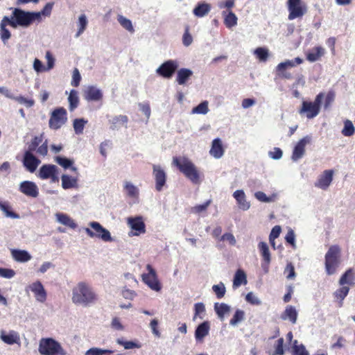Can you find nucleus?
I'll use <instances>...</instances> for the list:
<instances>
[{
	"mask_svg": "<svg viewBox=\"0 0 355 355\" xmlns=\"http://www.w3.org/2000/svg\"><path fill=\"white\" fill-rule=\"evenodd\" d=\"M71 299L76 304L88 306L95 303L98 300V296L88 284L80 282L73 288Z\"/></svg>",
	"mask_w": 355,
	"mask_h": 355,
	"instance_id": "f257e3e1",
	"label": "nucleus"
},
{
	"mask_svg": "<svg viewBox=\"0 0 355 355\" xmlns=\"http://www.w3.org/2000/svg\"><path fill=\"white\" fill-rule=\"evenodd\" d=\"M173 164L194 184L200 182V173L195 164L186 157H174Z\"/></svg>",
	"mask_w": 355,
	"mask_h": 355,
	"instance_id": "f03ea898",
	"label": "nucleus"
},
{
	"mask_svg": "<svg viewBox=\"0 0 355 355\" xmlns=\"http://www.w3.org/2000/svg\"><path fill=\"white\" fill-rule=\"evenodd\" d=\"M324 98V94L320 92L316 96L313 102L304 101L299 110L300 114H304L307 119L315 117L320 113L321 103Z\"/></svg>",
	"mask_w": 355,
	"mask_h": 355,
	"instance_id": "7ed1b4c3",
	"label": "nucleus"
},
{
	"mask_svg": "<svg viewBox=\"0 0 355 355\" xmlns=\"http://www.w3.org/2000/svg\"><path fill=\"white\" fill-rule=\"evenodd\" d=\"M39 352L42 355H65L66 352L61 345L55 340L42 338L40 342Z\"/></svg>",
	"mask_w": 355,
	"mask_h": 355,
	"instance_id": "20e7f679",
	"label": "nucleus"
},
{
	"mask_svg": "<svg viewBox=\"0 0 355 355\" xmlns=\"http://www.w3.org/2000/svg\"><path fill=\"white\" fill-rule=\"evenodd\" d=\"M39 13L35 12H26L19 8H14L12 11V19L15 20L16 28L17 26L28 27L39 19Z\"/></svg>",
	"mask_w": 355,
	"mask_h": 355,
	"instance_id": "39448f33",
	"label": "nucleus"
},
{
	"mask_svg": "<svg viewBox=\"0 0 355 355\" xmlns=\"http://www.w3.org/2000/svg\"><path fill=\"white\" fill-rule=\"evenodd\" d=\"M340 250L337 245H331L325 254V268L328 275L334 274L339 263Z\"/></svg>",
	"mask_w": 355,
	"mask_h": 355,
	"instance_id": "423d86ee",
	"label": "nucleus"
},
{
	"mask_svg": "<svg viewBox=\"0 0 355 355\" xmlns=\"http://www.w3.org/2000/svg\"><path fill=\"white\" fill-rule=\"evenodd\" d=\"M67 121V112L64 107H58L53 110L49 121V126L52 130L60 129Z\"/></svg>",
	"mask_w": 355,
	"mask_h": 355,
	"instance_id": "0eeeda50",
	"label": "nucleus"
},
{
	"mask_svg": "<svg viewBox=\"0 0 355 355\" xmlns=\"http://www.w3.org/2000/svg\"><path fill=\"white\" fill-rule=\"evenodd\" d=\"M89 226L92 230L86 228L85 232L90 237H96L105 242L112 241L110 232L104 228L99 223L91 222Z\"/></svg>",
	"mask_w": 355,
	"mask_h": 355,
	"instance_id": "6e6552de",
	"label": "nucleus"
},
{
	"mask_svg": "<svg viewBox=\"0 0 355 355\" xmlns=\"http://www.w3.org/2000/svg\"><path fill=\"white\" fill-rule=\"evenodd\" d=\"M146 269L148 272L141 275L142 281L152 290L159 291L162 288V286L158 280L155 270L150 264H147Z\"/></svg>",
	"mask_w": 355,
	"mask_h": 355,
	"instance_id": "1a4fd4ad",
	"label": "nucleus"
},
{
	"mask_svg": "<svg viewBox=\"0 0 355 355\" xmlns=\"http://www.w3.org/2000/svg\"><path fill=\"white\" fill-rule=\"evenodd\" d=\"M38 177L42 180L50 179L53 183L58 182L59 181L58 168L53 164H44L39 170Z\"/></svg>",
	"mask_w": 355,
	"mask_h": 355,
	"instance_id": "9d476101",
	"label": "nucleus"
},
{
	"mask_svg": "<svg viewBox=\"0 0 355 355\" xmlns=\"http://www.w3.org/2000/svg\"><path fill=\"white\" fill-rule=\"evenodd\" d=\"M308 8L302 0H290V20L302 19L307 12Z\"/></svg>",
	"mask_w": 355,
	"mask_h": 355,
	"instance_id": "9b49d317",
	"label": "nucleus"
},
{
	"mask_svg": "<svg viewBox=\"0 0 355 355\" xmlns=\"http://www.w3.org/2000/svg\"><path fill=\"white\" fill-rule=\"evenodd\" d=\"M178 67V63L176 60H168L162 63L156 70V72L160 76L169 79Z\"/></svg>",
	"mask_w": 355,
	"mask_h": 355,
	"instance_id": "f8f14e48",
	"label": "nucleus"
},
{
	"mask_svg": "<svg viewBox=\"0 0 355 355\" xmlns=\"http://www.w3.org/2000/svg\"><path fill=\"white\" fill-rule=\"evenodd\" d=\"M153 174L155 181V189L157 191H161L166 184V174L165 171L159 165L154 164L153 166Z\"/></svg>",
	"mask_w": 355,
	"mask_h": 355,
	"instance_id": "ddd939ff",
	"label": "nucleus"
},
{
	"mask_svg": "<svg viewBox=\"0 0 355 355\" xmlns=\"http://www.w3.org/2000/svg\"><path fill=\"white\" fill-rule=\"evenodd\" d=\"M334 171L325 170L318 177V180L315 182V187L326 190L331 184L333 180Z\"/></svg>",
	"mask_w": 355,
	"mask_h": 355,
	"instance_id": "4468645a",
	"label": "nucleus"
},
{
	"mask_svg": "<svg viewBox=\"0 0 355 355\" xmlns=\"http://www.w3.org/2000/svg\"><path fill=\"white\" fill-rule=\"evenodd\" d=\"M128 224L132 230L135 231V232L133 233L135 236H139L146 232V225L141 216L128 218Z\"/></svg>",
	"mask_w": 355,
	"mask_h": 355,
	"instance_id": "2eb2a0df",
	"label": "nucleus"
},
{
	"mask_svg": "<svg viewBox=\"0 0 355 355\" xmlns=\"http://www.w3.org/2000/svg\"><path fill=\"white\" fill-rule=\"evenodd\" d=\"M40 164V160L37 159L33 153L25 152L23 159V164L26 169L31 173H33L38 165Z\"/></svg>",
	"mask_w": 355,
	"mask_h": 355,
	"instance_id": "dca6fc26",
	"label": "nucleus"
},
{
	"mask_svg": "<svg viewBox=\"0 0 355 355\" xmlns=\"http://www.w3.org/2000/svg\"><path fill=\"white\" fill-rule=\"evenodd\" d=\"M310 137H305L297 143L292 154L293 161H297L303 157L305 153V147L310 142Z\"/></svg>",
	"mask_w": 355,
	"mask_h": 355,
	"instance_id": "f3484780",
	"label": "nucleus"
},
{
	"mask_svg": "<svg viewBox=\"0 0 355 355\" xmlns=\"http://www.w3.org/2000/svg\"><path fill=\"white\" fill-rule=\"evenodd\" d=\"M19 191L27 196L36 198L39 195L37 185L31 181H24L20 184Z\"/></svg>",
	"mask_w": 355,
	"mask_h": 355,
	"instance_id": "a211bd4d",
	"label": "nucleus"
},
{
	"mask_svg": "<svg viewBox=\"0 0 355 355\" xmlns=\"http://www.w3.org/2000/svg\"><path fill=\"white\" fill-rule=\"evenodd\" d=\"M84 97L88 101H98L103 98V94L96 87L89 86L84 91Z\"/></svg>",
	"mask_w": 355,
	"mask_h": 355,
	"instance_id": "6ab92c4d",
	"label": "nucleus"
},
{
	"mask_svg": "<svg viewBox=\"0 0 355 355\" xmlns=\"http://www.w3.org/2000/svg\"><path fill=\"white\" fill-rule=\"evenodd\" d=\"M225 153L223 142L220 139L216 138L212 141L209 154L216 159L220 158Z\"/></svg>",
	"mask_w": 355,
	"mask_h": 355,
	"instance_id": "aec40b11",
	"label": "nucleus"
},
{
	"mask_svg": "<svg viewBox=\"0 0 355 355\" xmlns=\"http://www.w3.org/2000/svg\"><path fill=\"white\" fill-rule=\"evenodd\" d=\"M30 288L31 291L34 293L35 297L37 301L44 302L46 300V293L40 282L37 281L33 283Z\"/></svg>",
	"mask_w": 355,
	"mask_h": 355,
	"instance_id": "412c9836",
	"label": "nucleus"
},
{
	"mask_svg": "<svg viewBox=\"0 0 355 355\" xmlns=\"http://www.w3.org/2000/svg\"><path fill=\"white\" fill-rule=\"evenodd\" d=\"M128 122V118L126 115H118L112 117L108 121L110 128L111 130H118L121 126L126 125Z\"/></svg>",
	"mask_w": 355,
	"mask_h": 355,
	"instance_id": "4be33fe9",
	"label": "nucleus"
},
{
	"mask_svg": "<svg viewBox=\"0 0 355 355\" xmlns=\"http://www.w3.org/2000/svg\"><path fill=\"white\" fill-rule=\"evenodd\" d=\"M210 329L209 322L205 321L200 324L195 331V338L196 340L201 341L209 334Z\"/></svg>",
	"mask_w": 355,
	"mask_h": 355,
	"instance_id": "5701e85b",
	"label": "nucleus"
},
{
	"mask_svg": "<svg viewBox=\"0 0 355 355\" xmlns=\"http://www.w3.org/2000/svg\"><path fill=\"white\" fill-rule=\"evenodd\" d=\"M240 209L247 210L250 208V203L247 202L246 197L243 190H236L233 193Z\"/></svg>",
	"mask_w": 355,
	"mask_h": 355,
	"instance_id": "b1692460",
	"label": "nucleus"
},
{
	"mask_svg": "<svg viewBox=\"0 0 355 355\" xmlns=\"http://www.w3.org/2000/svg\"><path fill=\"white\" fill-rule=\"evenodd\" d=\"M288 68V60H286L277 65L275 72V81L278 82L288 77L287 69Z\"/></svg>",
	"mask_w": 355,
	"mask_h": 355,
	"instance_id": "393cba45",
	"label": "nucleus"
},
{
	"mask_svg": "<svg viewBox=\"0 0 355 355\" xmlns=\"http://www.w3.org/2000/svg\"><path fill=\"white\" fill-rule=\"evenodd\" d=\"M192 75L193 71L191 69L182 68L177 72L176 81L180 85H184Z\"/></svg>",
	"mask_w": 355,
	"mask_h": 355,
	"instance_id": "a878e982",
	"label": "nucleus"
},
{
	"mask_svg": "<svg viewBox=\"0 0 355 355\" xmlns=\"http://www.w3.org/2000/svg\"><path fill=\"white\" fill-rule=\"evenodd\" d=\"M0 337L5 343L8 345L17 343L20 340L18 333L15 331H10L7 334L2 331Z\"/></svg>",
	"mask_w": 355,
	"mask_h": 355,
	"instance_id": "bb28decb",
	"label": "nucleus"
},
{
	"mask_svg": "<svg viewBox=\"0 0 355 355\" xmlns=\"http://www.w3.org/2000/svg\"><path fill=\"white\" fill-rule=\"evenodd\" d=\"M324 54V49L322 46H315L306 53V59L310 62L318 60Z\"/></svg>",
	"mask_w": 355,
	"mask_h": 355,
	"instance_id": "cd10ccee",
	"label": "nucleus"
},
{
	"mask_svg": "<svg viewBox=\"0 0 355 355\" xmlns=\"http://www.w3.org/2000/svg\"><path fill=\"white\" fill-rule=\"evenodd\" d=\"M355 273L352 268H349L341 276L339 280V284L341 286L349 284L354 285L355 284Z\"/></svg>",
	"mask_w": 355,
	"mask_h": 355,
	"instance_id": "c85d7f7f",
	"label": "nucleus"
},
{
	"mask_svg": "<svg viewBox=\"0 0 355 355\" xmlns=\"http://www.w3.org/2000/svg\"><path fill=\"white\" fill-rule=\"evenodd\" d=\"M11 254L13 259L18 262H26L31 259V254L23 250H12Z\"/></svg>",
	"mask_w": 355,
	"mask_h": 355,
	"instance_id": "c756f323",
	"label": "nucleus"
},
{
	"mask_svg": "<svg viewBox=\"0 0 355 355\" xmlns=\"http://www.w3.org/2000/svg\"><path fill=\"white\" fill-rule=\"evenodd\" d=\"M56 218L59 223L71 229H75L77 227L73 219L66 214L58 213L56 214Z\"/></svg>",
	"mask_w": 355,
	"mask_h": 355,
	"instance_id": "7c9ffc66",
	"label": "nucleus"
},
{
	"mask_svg": "<svg viewBox=\"0 0 355 355\" xmlns=\"http://www.w3.org/2000/svg\"><path fill=\"white\" fill-rule=\"evenodd\" d=\"M258 248L264 262L268 264L270 262V253L268 244L266 242L261 241L258 244Z\"/></svg>",
	"mask_w": 355,
	"mask_h": 355,
	"instance_id": "2f4dec72",
	"label": "nucleus"
},
{
	"mask_svg": "<svg viewBox=\"0 0 355 355\" xmlns=\"http://www.w3.org/2000/svg\"><path fill=\"white\" fill-rule=\"evenodd\" d=\"M62 187L64 189L75 188L77 187V179L68 175H62Z\"/></svg>",
	"mask_w": 355,
	"mask_h": 355,
	"instance_id": "473e14b6",
	"label": "nucleus"
},
{
	"mask_svg": "<svg viewBox=\"0 0 355 355\" xmlns=\"http://www.w3.org/2000/svg\"><path fill=\"white\" fill-rule=\"evenodd\" d=\"M0 209L5 213L7 217L18 218L19 214L12 211L11 206L8 202L0 201Z\"/></svg>",
	"mask_w": 355,
	"mask_h": 355,
	"instance_id": "72a5a7b5",
	"label": "nucleus"
},
{
	"mask_svg": "<svg viewBox=\"0 0 355 355\" xmlns=\"http://www.w3.org/2000/svg\"><path fill=\"white\" fill-rule=\"evenodd\" d=\"M211 7L209 4L202 3H198V6L193 9V14L198 17H202L210 11Z\"/></svg>",
	"mask_w": 355,
	"mask_h": 355,
	"instance_id": "f704fd0d",
	"label": "nucleus"
},
{
	"mask_svg": "<svg viewBox=\"0 0 355 355\" xmlns=\"http://www.w3.org/2000/svg\"><path fill=\"white\" fill-rule=\"evenodd\" d=\"M223 15L225 16L224 24L226 27L230 28L237 24L238 19L233 12L230 11L228 14H226V12L223 11Z\"/></svg>",
	"mask_w": 355,
	"mask_h": 355,
	"instance_id": "c9c22d12",
	"label": "nucleus"
},
{
	"mask_svg": "<svg viewBox=\"0 0 355 355\" xmlns=\"http://www.w3.org/2000/svg\"><path fill=\"white\" fill-rule=\"evenodd\" d=\"M246 275L242 270H238L234 275L233 286L234 288L240 286L241 284H246Z\"/></svg>",
	"mask_w": 355,
	"mask_h": 355,
	"instance_id": "e433bc0d",
	"label": "nucleus"
},
{
	"mask_svg": "<svg viewBox=\"0 0 355 355\" xmlns=\"http://www.w3.org/2000/svg\"><path fill=\"white\" fill-rule=\"evenodd\" d=\"M349 291V288L343 285L340 288L337 289L334 293V297L339 301L340 306L343 305V301L345 298V297L348 295Z\"/></svg>",
	"mask_w": 355,
	"mask_h": 355,
	"instance_id": "4c0bfd02",
	"label": "nucleus"
},
{
	"mask_svg": "<svg viewBox=\"0 0 355 355\" xmlns=\"http://www.w3.org/2000/svg\"><path fill=\"white\" fill-rule=\"evenodd\" d=\"M292 355H309L303 344H297V341L294 340L291 350Z\"/></svg>",
	"mask_w": 355,
	"mask_h": 355,
	"instance_id": "58836bf2",
	"label": "nucleus"
},
{
	"mask_svg": "<svg viewBox=\"0 0 355 355\" xmlns=\"http://www.w3.org/2000/svg\"><path fill=\"white\" fill-rule=\"evenodd\" d=\"M54 6L53 2L47 3L43 9L40 12H35V13H39L40 18L35 19L37 22H40L42 21V15L44 17H49L51 14L53 8Z\"/></svg>",
	"mask_w": 355,
	"mask_h": 355,
	"instance_id": "ea45409f",
	"label": "nucleus"
},
{
	"mask_svg": "<svg viewBox=\"0 0 355 355\" xmlns=\"http://www.w3.org/2000/svg\"><path fill=\"white\" fill-rule=\"evenodd\" d=\"M55 162L65 169L71 168L72 171H76V168L72 166L73 161H71L66 157L58 156L55 157Z\"/></svg>",
	"mask_w": 355,
	"mask_h": 355,
	"instance_id": "a19ab883",
	"label": "nucleus"
},
{
	"mask_svg": "<svg viewBox=\"0 0 355 355\" xmlns=\"http://www.w3.org/2000/svg\"><path fill=\"white\" fill-rule=\"evenodd\" d=\"M7 96L10 98L14 99L15 101H17V103H19L20 104H23V105H26V107H31L33 106V105L35 104V101L33 99H28L22 96H12L11 95L7 94Z\"/></svg>",
	"mask_w": 355,
	"mask_h": 355,
	"instance_id": "79ce46f5",
	"label": "nucleus"
},
{
	"mask_svg": "<svg viewBox=\"0 0 355 355\" xmlns=\"http://www.w3.org/2000/svg\"><path fill=\"white\" fill-rule=\"evenodd\" d=\"M214 309L218 317L223 318L224 315L230 311V307L225 303H216Z\"/></svg>",
	"mask_w": 355,
	"mask_h": 355,
	"instance_id": "37998d69",
	"label": "nucleus"
},
{
	"mask_svg": "<svg viewBox=\"0 0 355 355\" xmlns=\"http://www.w3.org/2000/svg\"><path fill=\"white\" fill-rule=\"evenodd\" d=\"M69 102V110L73 111L75 108H76L79 103V98L77 94V92L75 90H71L70 94L68 98Z\"/></svg>",
	"mask_w": 355,
	"mask_h": 355,
	"instance_id": "c03bdc74",
	"label": "nucleus"
},
{
	"mask_svg": "<svg viewBox=\"0 0 355 355\" xmlns=\"http://www.w3.org/2000/svg\"><path fill=\"white\" fill-rule=\"evenodd\" d=\"M87 23H88V21H87L85 15H84V14L81 15L78 18V31L76 34V37H78L85 31V30L86 29V27L87 26Z\"/></svg>",
	"mask_w": 355,
	"mask_h": 355,
	"instance_id": "a18cd8bd",
	"label": "nucleus"
},
{
	"mask_svg": "<svg viewBox=\"0 0 355 355\" xmlns=\"http://www.w3.org/2000/svg\"><path fill=\"white\" fill-rule=\"evenodd\" d=\"M124 189L127 193V195L131 198H137L139 196L138 189L129 182L125 183Z\"/></svg>",
	"mask_w": 355,
	"mask_h": 355,
	"instance_id": "49530a36",
	"label": "nucleus"
},
{
	"mask_svg": "<svg viewBox=\"0 0 355 355\" xmlns=\"http://www.w3.org/2000/svg\"><path fill=\"white\" fill-rule=\"evenodd\" d=\"M87 123V120L84 119H76L73 121V126L74 131L76 134H82L85 128V124Z\"/></svg>",
	"mask_w": 355,
	"mask_h": 355,
	"instance_id": "de8ad7c7",
	"label": "nucleus"
},
{
	"mask_svg": "<svg viewBox=\"0 0 355 355\" xmlns=\"http://www.w3.org/2000/svg\"><path fill=\"white\" fill-rule=\"evenodd\" d=\"M42 140L43 137L42 135L40 136L34 137L31 139V141L28 145V150H26V152L33 153L34 151H35L37 149L39 145L42 142Z\"/></svg>",
	"mask_w": 355,
	"mask_h": 355,
	"instance_id": "09e8293b",
	"label": "nucleus"
},
{
	"mask_svg": "<svg viewBox=\"0 0 355 355\" xmlns=\"http://www.w3.org/2000/svg\"><path fill=\"white\" fill-rule=\"evenodd\" d=\"M254 53L261 62H266L268 58V50L266 48L258 47Z\"/></svg>",
	"mask_w": 355,
	"mask_h": 355,
	"instance_id": "8fccbe9b",
	"label": "nucleus"
},
{
	"mask_svg": "<svg viewBox=\"0 0 355 355\" xmlns=\"http://www.w3.org/2000/svg\"><path fill=\"white\" fill-rule=\"evenodd\" d=\"M112 353H114V351L111 349H103L98 347H92L85 352V355H103L110 354Z\"/></svg>",
	"mask_w": 355,
	"mask_h": 355,
	"instance_id": "3c124183",
	"label": "nucleus"
},
{
	"mask_svg": "<svg viewBox=\"0 0 355 355\" xmlns=\"http://www.w3.org/2000/svg\"><path fill=\"white\" fill-rule=\"evenodd\" d=\"M355 129L352 122L349 120H346L344 123V128L342 130V134L346 137H350L354 134Z\"/></svg>",
	"mask_w": 355,
	"mask_h": 355,
	"instance_id": "603ef678",
	"label": "nucleus"
},
{
	"mask_svg": "<svg viewBox=\"0 0 355 355\" xmlns=\"http://www.w3.org/2000/svg\"><path fill=\"white\" fill-rule=\"evenodd\" d=\"M212 290L215 293L216 297L218 299L223 298L225 295L226 289H225L224 284L222 282H220L218 284L214 285L212 286Z\"/></svg>",
	"mask_w": 355,
	"mask_h": 355,
	"instance_id": "864d4df0",
	"label": "nucleus"
},
{
	"mask_svg": "<svg viewBox=\"0 0 355 355\" xmlns=\"http://www.w3.org/2000/svg\"><path fill=\"white\" fill-rule=\"evenodd\" d=\"M118 21L119 24L127 31L133 33L135 31L134 28L132 26V22L130 19L124 17L122 15L118 16Z\"/></svg>",
	"mask_w": 355,
	"mask_h": 355,
	"instance_id": "5fc2aeb1",
	"label": "nucleus"
},
{
	"mask_svg": "<svg viewBox=\"0 0 355 355\" xmlns=\"http://www.w3.org/2000/svg\"><path fill=\"white\" fill-rule=\"evenodd\" d=\"M281 227L279 225L275 226L270 234L269 236V240L271 245L273 247V248H275V239L277 237H279L280 233H281Z\"/></svg>",
	"mask_w": 355,
	"mask_h": 355,
	"instance_id": "6e6d98bb",
	"label": "nucleus"
},
{
	"mask_svg": "<svg viewBox=\"0 0 355 355\" xmlns=\"http://www.w3.org/2000/svg\"><path fill=\"white\" fill-rule=\"evenodd\" d=\"M245 313L242 310H236L233 318L230 320V324L231 325H236L244 319Z\"/></svg>",
	"mask_w": 355,
	"mask_h": 355,
	"instance_id": "4d7b16f0",
	"label": "nucleus"
},
{
	"mask_svg": "<svg viewBox=\"0 0 355 355\" xmlns=\"http://www.w3.org/2000/svg\"><path fill=\"white\" fill-rule=\"evenodd\" d=\"M208 111H209L208 103L207 101H204V102L200 103L196 107H193L192 112H193V113L205 114L208 112Z\"/></svg>",
	"mask_w": 355,
	"mask_h": 355,
	"instance_id": "13d9d810",
	"label": "nucleus"
},
{
	"mask_svg": "<svg viewBox=\"0 0 355 355\" xmlns=\"http://www.w3.org/2000/svg\"><path fill=\"white\" fill-rule=\"evenodd\" d=\"M117 343L122 345L125 349H130L134 348H139L140 345L133 341H123L121 339H117Z\"/></svg>",
	"mask_w": 355,
	"mask_h": 355,
	"instance_id": "bf43d9fd",
	"label": "nucleus"
},
{
	"mask_svg": "<svg viewBox=\"0 0 355 355\" xmlns=\"http://www.w3.org/2000/svg\"><path fill=\"white\" fill-rule=\"evenodd\" d=\"M193 42V38L191 34L189 33V27L187 26L185 28V31L182 37V42L183 44L186 46H189Z\"/></svg>",
	"mask_w": 355,
	"mask_h": 355,
	"instance_id": "052dcab7",
	"label": "nucleus"
},
{
	"mask_svg": "<svg viewBox=\"0 0 355 355\" xmlns=\"http://www.w3.org/2000/svg\"><path fill=\"white\" fill-rule=\"evenodd\" d=\"M283 338H279L276 341L275 344V351L272 352V355H282L284 353L283 349Z\"/></svg>",
	"mask_w": 355,
	"mask_h": 355,
	"instance_id": "680f3d73",
	"label": "nucleus"
},
{
	"mask_svg": "<svg viewBox=\"0 0 355 355\" xmlns=\"http://www.w3.org/2000/svg\"><path fill=\"white\" fill-rule=\"evenodd\" d=\"M11 33L6 27H0V37L2 42L6 44L10 38Z\"/></svg>",
	"mask_w": 355,
	"mask_h": 355,
	"instance_id": "e2e57ef3",
	"label": "nucleus"
},
{
	"mask_svg": "<svg viewBox=\"0 0 355 355\" xmlns=\"http://www.w3.org/2000/svg\"><path fill=\"white\" fill-rule=\"evenodd\" d=\"M194 311L195 313L193 319H195L197 316L202 318V317L200 316V314L205 313V304L202 302L196 303L194 305Z\"/></svg>",
	"mask_w": 355,
	"mask_h": 355,
	"instance_id": "0e129e2a",
	"label": "nucleus"
},
{
	"mask_svg": "<svg viewBox=\"0 0 355 355\" xmlns=\"http://www.w3.org/2000/svg\"><path fill=\"white\" fill-rule=\"evenodd\" d=\"M80 80L81 76L79 73V71L77 68H75L73 71L71 85L76 87H78L80 85Z\"/></svg>",
	"mask_w": 355,
	"mask_h": 355,
	"instance_id": "69168bd1",
	"label": "nucleus"
},
{
	"mask_svg": "<svg viewBox=\"0 0 355 355\" xmlns=\"http://www.w3.org/2000/svg\"><path fill=\"white\" fill-rule=\"evenodd\" d=\"M210 203H211V200H207L205 202H204L202 205H196L195 207H193L192 208V210H193V211L194 213L200 214V213H201L202 211H206L207 207L210 205Z\"/></svg>",
	"mask_w": 355,
	"mask_h": 355,
	"instance_id": "338daca9",
	"label": "nucleus"
},
{
	"mask_svg": "<svg viewBox=\"0 0 355 355\" xmlns=\"http://www.w3.org/2000/svg\"><path fill=\"white\" fill-rule=\"evenodd\" d=\"M159 322L157 319H153L151 320L150 323V327L152 330L153 334L155 336L159 338L161 336V333L158 329Z\"/></svg>",
	"mask_w": 355,
	"mask_h": 355,
	"instance_id": "774afa93",
	"label": "nucleus"
}]
</instances>
